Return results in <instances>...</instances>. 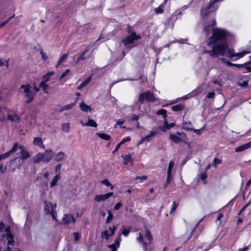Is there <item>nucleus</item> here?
Masks as SVG:
<instances>
[{"label": "nucleus", "mask_w": 251, "mask_h": 251, "mask_svg": "<svg viewBox=\"0 0 251 251\" xmlns=\"http://www.w3.org/2000/svg\"><path fill=\"white\" fill-rule=\"evenodd\" d=\"M222 60L225 63H226L228 66H231L233 63H231L228 59L226 58H222Z\"/></svg>", "instance_id": "obj_50"}, {"label": "nucleus", "mask_w": 251, "mask_h": 251, "mask_svg": "<svg viewBox=\"0 0 251 251\" xmlns=\"http://www.w3.org/2000/svg\"><path fill=\"white\" fill-rule=\"evenodd\" d=\"M18 144L17 143H15L13 146L12 147V148L11 149V150L8 151V152H7V153H8V155L9 156L12 153H14V152H15L17 150H18Z\"/></svg>", "instance_id": "obj_34"}, {"label": "nucleus", "mask_w": 251, "mask_h": 251, "mask_svg": "<svg viewBox=\"0 0 251 251\" xmlns=\"http://www.w3.org/2000/svg\"><path fill=\"white\" fill-rule=\"evenodd\" d=\"M44 162L48 163L52 159L54 156V153L51 149L46 150L44 152Z\"/></svg>", "instance_id": "obj_10"}, {"label": "nucleus", "mask_w": 251, "mask_h": 251, "mask_svg": "<svg viewBox=\"0 0 251 251\" xmlns=\"http://www.w3.org/2000/svg\"><path fill=\"white\" fill-rule=\"evenodd\" d=\"M8 61L7 60L0 59V66H5L7 68H8Z\"/></svg>", "instance_id": "obj_40"}, {"label": "nucleus", "mask_w": 251, "mask_h": 251, "mask_svg": "<svg viewBox=\"0 0 251 251\" xmlns=\"http://www.w3.org/2000/svg\"><path fill=\"white\" fill-rule=\"evenodd\" d=\"M211 24H209L204 27L203 31L206 36H208L212 31V35L209 39L207 45L211 47V50H205L203 53H208L213 58L219 56L226 57L232 60H235L243 57L247 53V52L235 53L232 48H230L227 44V38L229 33L226 30L214 27L216 24L215 19H213Z\"/></svg>", "instance_id": "obj_1"}, {"label": "nucleus", "mask_w": 251, "mask_h": 251, "mask_svg": "<svg viewBox=\"0 0 251 251\" xmlns=\"http://www.w3.org/2000/svg\"><path fill=\"white\" fill-rule=\"evenodd\" d=\"M113 195V192H109L104 195H96L95 197L94 200L95 201L100 202L101 201H105L108 199L110 197Z\"/></svg>", "instance_id": "obj_11"}, {"label": "nucleus", "mask_w": 251, "mask_h": 251, "mask_svg": "<svg viewBox=\"0 0 251 251\" xmlns=\"http://www.w3.org/2000/svg\"><path fill=\"white\" fill-rule=\"evenodd\" d=\"M53 75V72H48L46 75H44L42 77L43 80L41 81H44V82H46L48 81L50 79V77Z\"/></svg>", "instance_id": "obj_29"}, {"label": "nucleus", "mask_w": 251, "mask_h": 251, "mask_svg": "<svg viewBox=\"0 0 251 251\" xmlns=\"http://www.w3.org/2000/svg\"><path fill=\"white\" fill-rule=\"evenodd\" d=\"M130 138L129 137H126L124 139H123L120 142L122 145L124 144L126 142L130 141Z\"/></svg>", "instance_id": "obj_54"}, {"label": "nucleus", "mask_w": 251, "mask_h": 251, "mask_svg": "<svg viewBox=\"0 0 251 251\" xmlns=\"http://www.w3.org/2000/svg\"><path fill=\"white\" fill-rule=\"evenodd\" d=\"M172 178V174H167V178L166 180V184H165V186H167L170 183L171 180Z\"/></svg>", "instance_id": "obj_52"}, {"label": "nucleus", "mask_w": 251, "mask_h": 251, "mask_svg": "<svg viewBox=\"0 0 251 251\" xmlns=\"http://www.w3.org/2000/svg\"><path fill=\"white\" fill-rule=\"evenodd\" d=\"M251 62H248L244 64H237L233 63L232 66H235L237 68L244 67L247 70L248 72H251V67L249 66Z\"/></svg>", "instance_id": "obj_18"}, {"label": "nucleus", "mask_w": 251, "mask_h": 251, "mask_svg": "<svg viewBox=\"0 0 251 251\" xmlns=\"http://www.w3.org/2000/svg\"><path fill=\"white\" fill-rule=\"evenodd\" d=\"M145 234L146 237L147 238V240L146 241H143V237L141 233H139V237L137 238V240L139 243L143 244L144 251H149L148 250L147 245L151 244L152 240V236L150 231L148 229H146L145 230Z\"/></svg>", "instance_id": "obj_3"}, {"label": "nucleus", "mask_w": 251, "mask_h": 251, "mask_svg": "<svg viewBox=\"0 0 251 251\" xmlns=\"http://www.w3.org/2000/svg\"><path fill=\"white\" fill-rule=\"evenodd\" d=\"M170 139L176 144L183 142L186 139L174 134H170Z\"/></svg>", "instance_id": "obj_16"}, {"label": "nucleus", "mask_w": 251, "mask_h": 251, "mask_svg": "<svg viewBox=\"0 0 251 251\" xmlns=\"http://www.w3.org/2000/svg\"><path fill=\"white\" fill-rule=\"evenodd\" d=\"M33 143L34 145L38 146L43 149L45 148L42 138L40 137H35L33 139Z\"/></svg>", "instance_id": "obj_19"}, {"label": "nucleus", "mask_w": 251, "mask_h": 251, "mask_svg": "<svg viewBox=\"0 0 251 251\" xmlns=\"http://www.w3.org/2000/svg\"><path fill=\"white\" fill-rule=\"evenodd\" d=\"M39 86L40 87L42 88L45 93H48L47 90L49 89V86L48 84H46V82H44V81H41L40 82Z\"/></svg>", "instance_id": "obj_32"}, {"label": "nucleus", "mask_w": 251, "mask_h": 251, "mask_svg": "<svg viewBox=\"0 0 251 251\" xmlns=\"http://www.w3.org/2000/svg\"><path fill=\"white\" fill-rule=\"evenodd\" d=\"M157 133V131L154 130H151L150 131V133L149 135H148L142 138L141 140L139 142V144H142L145 141L149 142L151 139Z\"/></svg>", "instance_id": "obj_12"}, {"label": "nucleus", "mask_w": 251, "mask_h": 251, "mask_svg": "<svg viewBox=\"0 0 251 251\" xmlns=\"http://www.w3.org/2000/svg\"><path fill=\"white\" fill-rule=\"evenodd\" d=\"M79 107L80 109L83 112H87L89 111L90 112H92V109L91 108V107L83 102L80 103Z\"/></svg>", "instance_id": "obj_21"}, {"label": "nucleus", "mask_w": 251, "mask_h": 251, "mask_svg": "<svg viewBox=\"0 0 251 251\" xmlns=\"http://www.w3.org/2000/svg\"><path fill=\"white\" fill-rule=\"evenodd\" d=\"M7 120L10 121L15 124H19L20 122V117L14 111L9 110L7 113Z\"/></svg>", "instance_id": "obj_8"}, {"label": "nucleus", "mask_w": 251, "mask_h": 251, "mask_svg": "<svg viewBox=\"0 0 251 251\" xmlns=\"http://www.w3.org/2000/svg\"><path fill=\"white\" fill-rule=\"evenodd\" d=\"M122 206V203L121 202H118L117 203L114 207V209L115 210H118V209H119L120 208V207Z\"/></svg>", "instance_id": "obj_58"}, {"label": "nucleus", "mask_w": 251, "mask_h": 251, "mask_svg": "<svg viewBox=\"0 0 251 251\" xmlns=\"http://www.w3.org/2000/svg\"><path fill=\"white\" fill-rule=\"evenodd\" d=\"M140 38V37L137 35L135 32H133L129 36H127L123 39L122 42L125 47L130 49L132 48L131 44L133 43L134 41L138 40Z\"/></svg>", "instance_id": "obj_5"}, {"label": "nucleus", "mask_w": 251, "mask_h": 251, "mask_svg": "<svg viewBox=\"0 0 251 251\" xmlns=\"http://www.w3.org/2000/svg\"><path fill=\"white\" fill-rule=\"evenodd\" d=\"M84 125H86V126H90L92 127H97V123L92 119H89L87 123H85Z\"/></svg>", "instance_id": "obj_33"}, {"label": "nucleus", "mask_w": 251, "mask_h": 251, "mask_svg": "<svg viewBox=\"0 0 251 251\" xmlns=\"http://www.w3.org/2000/svg\"><path fill=\"white\" fill-rule=\"evenodd\" d=\"M120 234L119 235V238L118 239H116L114 241V244L116 245V246H117L116 247H119L120 246Z\"/></svg>", "instance_id": "obj_62"}, {"label": "nucleus", "mask_w": 251, "mask_h": 251, "mask_svg": "<svg viewBox=\"0 0 251 251\" xmlns=\"http://www.w3.org/2000/svg\"><path fill=\"white\" fill-rule=\"evenodd\" d=\"M73 235H74V237H75V241H78L80 239V237L79 233L78 232H74L73 233Z\"/></svg>", "instance_id": "obj_45"}, {"label": "nucleus", "mask_w": 251, "mask_h": 251, "mask_svg": "<svg viewBox=\"0 0 251 251\" xmlns=\"http://www.w3.org/2000/svg\"><path fill=\"white\" fill-rule=\"evenodd\" d=\"M74 105H75V103H72L71 104L64 105V106L61 107V108L60 109L59 111L62 112L64 110H70V109H72L74 106Z\"/></svg>", "instance_id": "obj_30"}, {"label": "nucleus", "mask_w": 251, "mask_h": 251, "mask_svg": "<svg viewBox=\"0 0 251 251\" xmlns=\"http://www.w3.org/2000/svg\"><path fill=\"white\" fill-rule=\"evenodd\" d=\"M222 161L221 160L218 159L217 158H215L213 160V165L215 166V167H216V165L217 164H220L221 163Z\"/></svg>", "instance_id": "obj_47"}, {"label": "nucleus", "mask_w": 251, "mask_h": 251, "mask_svg": "<svg viewBox=\"0 0 251 251\" xmlns=\"http://www.w3.org/2000/svg\"><path fill=\"white\" fill-rule=\"evenodd\" d=\"M62 222L64 225H69L70 224H74L75 222V220L72 214H64L62 219Z\"/></svg>", "instance_id": "obj_9"}, {"label": "nucleus", "mask_w": 251, "mask_h": 251, "mask_svg": "<svg viewBox=\"0 0 251 251\" xmlns=\"http://www.w3.org/2000/svg\"><path fill=\"white\" fill-rule=\"evenodd\" d=\"M112 235H110V233H109L107 230H105L101 232V237L105 238L106 240H108L109 237Z\"/></svg>", "instance_id": "obj_38"}, {"label": "nucleus", "mask_w": 251, "mask_h": 251, "mask_svg": "<svg viewBox=\"0 0 251 251\" xmlns=\"http://www.w3.org/2000/svg\"><path fill=\"white\" fill-rule=\"evenodd\" d=\"M156 114L162 115L163 118H166L167 117V111L165 109H161L157 111Z\"/></svg>", "instance_id": "obj_35"}, {"label": "nucleus", "mask_w": 251, "mask_h": 251, "mask_svg": "<svg viewBox=\"0 0 251 251\" xmlns=\"http://www.w3.org/2000/svg\"><path fill=\"white\" fill-rule=\"evenodd\" d=\"M68 54L65 53L59 59L57 66L60 65L62 62H63L68 57Z\"/></svg>", "instance_id": "obj_39"}, {"label": "nucleus", "mask_w": 251, "mask_h": 251, "mask_svg": "<svg viewBox=\"0 0 251 251\" xmlns=\"http://www.w3.org/2000/svg\"><path fill=\"white\" fill-rule=\"evenodd\" d=\"M167 0H164L163 3H161L159 7L155 9V12L156 14H161L164 12L163 8L164 5L167 2Z\"/></svg>", "instance_id": "obj_24"}, {"label": "nucleus", "mask_w": 251, "mask_h": 251, "mask_svg": "<svg viewBox=\"0 0 251 251\" xmlns=\"http://www.w3.org/2000/svg\"><path fill=\"white\" fill-rule=\"evenodd\" d=\"M131 228H126V227H124L123 230H122V233L125 236V237L128 236L130 231Z\"/></svg>", "instance_id": "obj_41"}, {"label": "nucleus", "mask_w": 251, "mask_h": 251, "mask_svg": "<svg viewBox=\"0 0 251 251\" xmlns=\"http://www.w3.org/2000/svg\"><path fill=\"white\" fill-rule=\"evenodd\" d=\"M147 178V177L145 176H137L136 177V178H135V180H137V179H141V181L142 180H146V179Z\"/></svg>", "instance_id": "obj_60"}, {"label": "nucleus", "mask_w": 251, "mask_h": 251, "mask_svg": "<svg viewBox=\"0 0 251 251\" xmlns=\"http://www.w3.org/2000/svg\"><path fill=\"white\" fill-rule=\"evenodd\" d=\"M6 236L7 237V239L8 241V244L10 245L13 246L14 245V240H13V237L14 236L11 233H9L8 234H6Z\"/></svg>", "instance_id": "obj_26"}, {"label": "nucleus", "mask_w": 251, "mask_h": 251, "mask_svg": "<svg viewBox=\"0 0 251 251\" xmlns=\"http://www.w3.org/2000/svg\"><path fill=\"white\" fill-rule=\"evenodd\" d=\"M250 148H251V142H250L249 143H247L246 144L242 145L239 147H236L235 149V151L236 152H241Z\"/></svg>", "instance_id": "obj_13"}, {"label": "nucleus", "mask_w": 251, "mask_h": 251, "mask_svg": "<svg viewBox=\"0 0 251 251\" xmlns=\"http://www.w3.org/2000/svg\"><path fill=\"white\" fill-rule=\"evenodd\" d=\"M156 99L153 94L149 91H146L139 95L138 101L140 103H143L144 100L149 102H154Z\"/></svg>", "instance_id": "obj_6"}, {"label": "nucleus", "mask_w": 251, "mask_h": 251, "mask_svg": "<svg viewBox=\"0 0 251 251\" xmlns=\"http://www.w3.org/2000/svg\"><path fill=\"white\" fill-rule=\"evenodd\" d=\"M139 118V116L137 115H133L131 118V120L132 121H138Z\"/></svg>", "instance_id": "obj_63"}, {"label": "nucleus", "mask_w": 251, "mask_h": 251, "mask_svg": "<svg viewBox=\"0 0 251 251\" xmlns=\"http://www.w3.org/2000/svg\"><path fill=\"white\" fill-rule=\"evenodd\" d=\"M108 247L112 250V251H116L117 247H116L115 244H112L108 245Z\"/></svg>", "instance_id": "obj_49"}, {"label": "nucleus", "mask_w": 251, "mask_h": 251, "mask_svg": "<svg viewBox=\"0 0 251 251\" xmlns=\"http://www.w3.org/2000/svg\"><path fill=\"white\" fill-rule=\"evenodd\" d=\"M124 160H125V164H127L130 161V157L129 156H128V155H126L124 157Z\"/></svg>", "instance_id": "obj_59"}, {"label": "nucleus", "mask_w": 251, "mask_h": 251, "mask_svg": "<svg viewBox=\"0 0 251 251\" xmlns=\"http://www.w3.org/2000/svg\"><path fill=\"white\" fill-rule=\"evenodd\" d=\"M70 72L69 69H67L65 70V72L62 73V75H60V79H62L66 75L68 74V73Z\"/></svg>", "instance_id": "obj_56"}, {"label": "nucleus", "mask_w": 251, "mask_h": 251, "mask_svg": "<svg viewBox=\"0 0 251 251\" xmlns=\"http://www.w3.org/2000/svg\"><path fill=\"white\" fill-rule=\"evenodd\" d=\"M8 153L7 152L5 153L2 154L0 155V161H1L2 159H5L6 158H8L9 157Z\"/></svg>", "instance_id": "obj_53"}, {"label": "nucleus", "mask_w": 251, "mask_h": 251, "mask_svg": "<svg viewBox=\"0 0 251 251\" xmlns=\"http://www.w3.org/2000/svg\"><path fill=\"white\" fill-rule=\"evenodd\" d=\"M56 204H52L50 202L45 201L44 211L46 214L51 215L52 220L57 221L56 213L54 211L56 209Z\"/></svg>", "instance_id": "obj_4"}, {"label": "nucleus", "mask_w": 251, "mask_h": 251, "mask_svg": "<svg viewBox=\"0 0 251 251\" xmlns=\"http://www.w3.org/2000/svg\"><path fill=\"white\" fill-rule=\"evenodd\" d=\"M65 156L64 152L59 151L54 156V160L57 162H60L64 159Z\"/></svg>", "instance_id": "obj_20"}, {"label": "nucleus", "mask_w": 251, "mask_h": 251, "mask_svg": "<svg viewBox=\"0 0 251 251\" xmlns=\"http://www.w3.org/2000/svg\"><path fill=\"white\" fill-rule=\"evenodd\" d=\"M178 206V204L175 201L173 202V206L171 208L170 213H172L174 210H175Z\"/></svg>", "instance_id": "obj_46"}, {"label": "nucleus", "mask_w": 251, "mask_h": 251, "mask_svg": "<svg viewBox=\"0 0 251 251\" xmlns=\"http://www.w3.org/2000/svg\"><path fill=\"white\" fill-rule=\"evenodd\" d=\"M174 165V163L173 161H170L169 164V166H168V170H167V174H171V172H172V169H173V167Z\"/></svg>", "instance_id": "obj_44"}, {"label": "nucleus", "mask_w": 251, "mask_h": 251, "mask_svg": "<svg viewBox=\"0 0 251 251\" xmlns=\"http://www.w3.org/2000/svg\"><path fill=\"white\" fill-rule=\"evenodd\" d=\"M241 86L246 87L248 85V82L247 81H244L242 83L239 84Z\"/></svg>", "instance_id": "obj_64"}, {"label": "nucleus", "mask_w": 251, "mask_h": 251, "mask_svg": "<svg viewBox=\"0 0 251 251\" xmlns=\"http://www.w3.org/2000/svg\"><path fill=\"white\" fill-rule=\"evenodd\" d=\"M70 129V125L69 123H63L61 125L62 130L68 132Z\"/></svg>", "instance_id": "obj_37"}, {"label": "nucleus", "mask_w": 251, "mask_h": 251, "mask_svg": "<svg viewBox=\"0 0 251 251\" xmlns=\"http://www.w3.org/2000/svg\"><path fill=\"white\" fill-rule=\"evenodd\" d=\"M92 76H89L84 81L82 82L80 85L77 87V89H80L86 86L91 81Z\"/></svg>", "instance_id": "obj_28"}, {"label": "nucleus", "mask_w": 251, "mask_h": 251, "mask_svg": "<svg viewBox=\"0 0 251 251\" xmlns=\"http://www.w3.org/2000/svg\"><path fill=\"white\" fill-rule=\"evenodd\" d=\"M222 60L225 63H226L228 66H231L233 63H231L228 59L226 58H222Z\"/></svg>", "instance_id": "obj_51"}, {"label": "nucleus", "mask_w": 251, "mask_h": 251, "mask_svg": "<svg viewBox=\"0 0 251 251\" xmlns=\"http://www.w3.org/2000/svg\"><path fill=\"white\" fill-rule=\"evenodd\" d=\"M9 110L5 107L0 106V121H3L5 120L6 115H7Z\"/></svg>", "instance_id": "obj_14"}, {"label": "nucleus", "mask_w": 251, "mask_h": 251, "mask_svg": "<svg viewBox=\"0 0 251 251\" xmlns=\"http://www.w3.org/2000/svg\"><path fill=\"white\" fill-rule=\"evenodd\" d=\"M101 184H104L107 186H110V189L112 190L114 189V186L112 185L110 182L109 181V180L107 179H105L101 181Z\"/></svg>", "instance_id": "obj_36"}, {"label": "nucleus", "mask_w": 251, "mask_h": 251, "mask_svg": "<svg viewBox=\"0 0 251 251\" xmlns=\"http://www.w3.org/2000/svg\"><path fill=\"white\" fill-rule=\"evenodd\" d=\"M184 106L182 104H179L176 105H174L172 107V109L174 111H179L183 110Z\"/></svg>", "instance_id": "obj_31"}, {"label": "nucleus", "mask_w": 251, "mask_h": 251, "mask_svg": "<svg viewBox=\"0 0 251 251\" xmlns=\"http://www.w3.org/2000/svg\"><path fill=\"white\" fill-rule=\"evenodd\" d=\"M182 128L187 131H191L193 130L192 127V124L190 121L183 122Z\"/></svg>", "instance_id": "obj_22"}, {"label": "nucleus", "mask_w": 251, "mask_h": 251, "mask_svg": "<svg viewBox=\"0 0 251 251\" xmlns=\"http://www.w3.org/2000/svg\"><path fill=\"white\" fill-rule=\"evenodd\" d=\"M44 155L42 152H39L33 157L32 160L34 163L44 162Z\"/></svg>", "instance_id": "obj_15"}, {"label": "nucleus", "mask_w": 251, "mask_h": 251, "mask_svg": "<svg viewBox=\"0 0 251 251\" xmlns=\"http://www.w3.org/2000/svg\"><path fill=\"white\" fill-rule=\"evenodd\" d=\"M19 91L26 99L25 102L27 104L30 103L33 100L36 95V93L32 90L31 86L28 83L21 85Z\"/></svg>", "instance_id": "obj_2"}, {"label": "nucleus", "mask_w": 251, "mask_h": 251, "mask_svg": "<svg viewBox=\"0 0 251 251\" xmlns=\"http://www.w3.org/2000/svg\"><path fill=\"white\" fill-rule=\"evenodd\" d=\"M97 135L98 137H100V138H101L103 140H107V141H108V140H110V139H111L110 136L106 133H97Z\"/></svg>", "instance_id": "obj_27"}, {"label": "nucleus", "mask_w": 251, "mask_h": 251, "mask_svg": "<svg viewBox=\"0 0 251 251\" xmlns=\"http://www.w3.org/2000/svg\"><path fill=\"white\" fill-rule=\"evenodd\" d=\"M21 159L23 160H25L30 157V154L28 151L26 150H23L20 151Z\"/></svg>", "instance_id": "obj_23"}, {"label": "nucleus", "mask_w": 251, "mask_h": 251, "mask_svg": "<svg viewBox=\"0 0 251 251\" xmlns=\"http://www.w3.org/2000/svg\"><path fill=\"white\" fill-rule=\"evenodd\" d=\"M61 167V164H58L56 166L55 171L56 173H57V174H60Z\"/></svg>", "instance_id": "obj_61"}, {"label": "nucleus", "mask_w": 251, "mask_h": 251, "mask_svg": "<svg viewBox=\"0 0 251 251\" xmlns=\"http://www.w3.org/2000/svg\"><path fill=\"white\" fill-rule=\"evenodd\" d=\"M215 95V93L214 92H209L207 95V98L209 99L214 98Z\"/></svg>", "instance_id": "obj_55"}, {"label": "nucleus", "mask_w": 251, "mask_h": 251, "mask_svg": "<svg viewBox=\"0 0 251 251\" xmlns=\"http://www.w3.org/2000/svg\"><path fill=\"white\" fill-rule=\"evenodd\" d=\"M60 179V176L59 174H56V175L52 179L50 184V187H52L55 186L57 184V181Z\"/></svg>", "instance_id": "obj_25"}, {"label": "nucleus", "mask_w": 251, "mask_h": 251, "mask_svg": "<svg viewBox=\"0 0 251 251\" xmlns=\"http://www.w3.org/2000/svg\"><path fill=\"white\" fill-rule=\"evenodd\" d=\"M175 135H176L177 136H179V137H182L183 138H184V139H186L187 137H186V135L185 134V133H183V132H176V134Z\"/></svg>", "instance_id": "obj_48"}, {"label": "nucleus", "mask_w": 251, "mask_h": 251, "mask_svg": "<svg viewBox=\"0 0 251 251\" xmlns=\"http://www.w3.org/2000/svg\"><path fill=\"white\" fill-rule=\"evenodd\" d=\"M219 0H214L210 2L208 6L201 10V15L203 16H207L209 13L215 11L218 8V5L215 4Z\"/></svg>", "instance_id": "obj_7"}, {"label": "nucleus", "mask_w": 251, "mask_h": 251, "mask_svg": "<svg viewBox=\"0 0 251 251\" xmlns=\"http://www.w3.org/2000/svg\"><path fill=\"white\" fill-rule=\"evenodd\" d=\"M174 123L168 124L166 121L164 122V126H159V128L163 132H165L167 129H170L175 126Z\"/></svg>", "instance_id": "obj_17"}, {"label": "nucleus", "mask_w": 251, "mask_h": 251, "mask_svg": "<svg viewBox=\"0 0 251 251\" xmlns=\"http://www.w3.org/2000/svg\"><path fill=\"white\" fill-rule=\"evenodd\" d=\"M116 227L115 226H113V227L109 226V229L110 230V235H113L115 233V229Z\"/></svg>", "instance_id": "obj_57"}, {"label": "nucleus", "mask_w": 251, "mask_h": 251, "mask_svg": "<svg viewBox=\"0 0 251 251\" xmlns=\"http://www.w3.org/2000/svg\"><path fill=\"white\" fill-rule=\"evenodd\" d=\"M88 51V48H86V50H84V51L83 52V53L78 57V58L77 59L76 63H78L79 61V60H84L86 58L85 56H84V54Z\"/></svg>", "instance_id": "obj_43"}, {"label": "nucleus", "mask_w": 251, "mask_h": 251, "mask_svg": "<svg viewBox=\"0 0 251 251\" xmlns=\"http://www.w3.org/2000/svg\"><path fill=\"white\" fill-rule=\"evenodd\" d=\"M113 214L112 212L110 211H108V216L107 217L106 220V223L108 224L110 222V221L113 218Z\"/></svg>", "instance_id": "obj_42"}]
</instances>
